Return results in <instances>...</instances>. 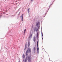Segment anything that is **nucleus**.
I'll use <instances>...</instances> for the list:
<instances>
[{
  "instance_id": "nucleus-1",
  "label": "nucleus",
  "mask_w": 62,
  "mask_h": 62,
  "mask_svg": "<svg viewBox=\"0 0 62 62\" xmlns=\"http://www.w3.org/2000/svg\"><path fill=\"white\" fill-rule=\"evenodd\" d=\"M28 51L30 53L31 51V48H29L28 49V50L26 51V55L27 56L24 60V62H27V60H28V62H31V56L30 55L27 56L28 54Z\"/></svg>"
},
{
  "instance_id": "nucleus-2",
  "label": "nucleus",
  "mask_w": 62,
  "mask_h": 62,
  "mask_svg": "<svg viewBox=\"0 0 62 62\" xmlns=\"http://www.w3.org/2000/svg\"><path fill=\"white\" fill-rule=\"evenodd\" d=\"M39 29H37V27H35L33 29V30L34 32H35V31H36L37 32H38Z\"/></svg>"
},
{
  "instance_id": "nucleus-3",
  "label": "nucleus",
  "mask_w": 62,
  "mask_h": 62,
  "mask_svg": "<svg viewBox=\"0 0 62 62\" xmlns=\"http://www.w3.org/2000/svg\"><path fill=\"white\" fill-rule=\"evenodd\" d=\"M36 24L37 26L38 27H39V22H37Z\"/></svg>"
},
{
  "instance_id": "nucleus-4",
  "label": "nucleus",
  "mask_w": 62,
  "mask_h": 62,
  "mask_svg": "<svg viewBox=\"0 0 62 62\" xmlns=\"http://www.w3.org/2000/svg\"><path fill=\"white\" fill-rule=\"evenodd\" d=\"M37 54H39V46H37Z\"/></svg>"
},
{
  "instance_id": "nucleus-5",
  "label": "nucleus",
  "mask_w": 62,
  "mask_h": 62,
  "mask_svg": "<svg viewBox=\"0 0 62 62\" xmlns=\"http://www.w3.org/2000/svg\"><path fill=\"white\" fill-rule=\"evenodd\" d=\"M32 34H31V33H30V35L29 36V39H31L32 37Z\"/></svg>"
},
{
  "instance_id": "nucleus-6",
  "label": "nucleus",
  "mask_w": 62,
  "mask_h": 62,
  "mask_svg": "<svg viewBox=\"0 0 62 62\" xmlns=\"http://www.w3.org/2000/svg\"><path fill=\"white\" fill-rule=\"evenodd\" d=\"M37 39H38L39 38V32H37Z\"/></svg>"
},
{
  "instance_id": "nucleus-7",
  "label": "nucleus",
  "mask_w": 62,
  "mask_h": 62,
  "mask_svg": "<svg viewBox=\"0 0 62 62\" xmlns=\"http://www.w3.org/2000/svg\"><path fill=\"white\" fill-rule=\"evenodd\" d=\"M23 14H22V22L23 21Z\"/></svg>"
},
{
  "instance_id": "nucleus-8",
  "label": "nucleus",
  "mask_w": 62,
  "mask_h": 62,
  "mask_svg": "<svg viewBox=\"0 0 62 62\" xmlns=\"http://www.w3.org/2000/svg\"><path fill=\"white\" fill-rule=\"evenodd\" d=\"M33 40L34 42L36 41V38L34 37L33 38Z\"/></svg>"
},
{
  "instance_id": "nucleus-9",
  "label": "nucleus",
  "mask_w": 62,
  "mask_h": 62,
  "mask_svg": "<svg viewBox=\"0 0 62 62\" xmlns=\"http://www.w3.org/2000/svg\"><path fill=\"white\" fill-rule=\"evenodd\" d=\"M33 51L34 52L36 51V47H34L33 48Z\"/></svg>"
},
{
  "instance_id": "nucleus-10",
  "label": "nucleus",
  "mask_w": 62,
  "mask_h": 62,
  "mask_svg": "<svg viewBox=\"0 0 62 62\" xmlns=\"http://www.w3.org/2000/svg\"><path fill=\"white\" fill-rule=\"evenodd\" d=\"M30 42H29L28 43V47H29L30 46Z\"/></svg>"
},
{
  "instance_id": "nucleus-11",
  "label": "nucleus",
  "mask_w": 62,
  "mask_h": 62,
  "mask_svg": "<svg viewBox=\"0 0 62 62\" xmlns=\"http://www.w3.org/2000/svg\"><path fill=\"white\" fill-rule=\"evenodd\" d=\"M41 34L42 36V39H43V34H42V32L41 33Z\"/></svg>"
},
{
  "instance_id": "nucleus-12",
  "label": "nucleus",
  "mask_w": 62,
  "mask_h": 62,
  "mask_svg": "<svg viewBox=\"0 0 62 62\" xmlns=\"http://www.w3.org/2000/svg\"><path fill=\"white\" fill-rule=\"evenodd\" d=\"M29 10H30V8H29L28 9V13H29Z\"/></svg>"
},
{
  "instance_id": "nucleus-13",
  "label": "nucleus",
  "mask_w": 62,
  "mask_h": 62,
  "mask_svg": "<svg viewBox=\"0 0 62 62\" xmlns=\"http://www.w3.org/2000/svg\"><path fill=\"white\" fill-rule=\"evenodd\" d=\"M22 57L23 58H24V57H25V56H24V54H23Z\"/></svg>"
},
{
  "instance_id": "nucleus-14",
  "label": "nucleus",
  "mask_w": 62,
  "mask_h": 62,
  "mask_svg": "<svg viewBox=\"0 0 62 62\" xmlns=\"http://www.w3.org/2000/svg\"><path fill=\"white\" fill-rule=\"evenodd\" d=\"M27 47V45H25V49H24V50H25V49H26V48Z\"/></svg>"
},
{
  "instance_id": "nucleus-15",
  "label": "nucleus",
  "mask_w": 62,
  "mask_h": 62,
  "mask_svg": "<svg viewBox=\"0 0 62 62\" xmlns=\"http://www.w3.org/2000/svg\"><path fill=\"white\" fill-rule=\"evenodd\" d=\"M37 46H39V41H37Z\"/></svg>"
},
{
  "instance_id": "nucleus-16",
  "label": "nucleus",
  "mask_w": 62,
  "mask_h": 62,
  "mask_svg": "<svg viewBox=\"0 0 62 62\" xmlns=\"http://www.w3.org/2000/svg\"><path fill=\"white\" fill-rule=\"evenodd\" d=\"M26 29L24 31V33H25V32L26 31Z\"/></svg>"
},
{
  "instance_id": "nucleus-17",
  "label": "nucleus",
  "mask_w": 62,
  "mask_h": 62,
  "mask_svg": "<svg viewBox=\"0 0 62 62\" xmlns=\"http://www.w3.org/2000/svg\"><path fill=\"white\" fill-rule=\"evenodd\" d=\"M33 0H31V2H33Z\"/></svg>"
},
{
  "instance_id": "nucleus-18",
  "label": "nucleus",
  "mask_w": 62,
  "mask_h": 62,
  "mask_svg": "<svg viewBox=\"0 0 62 62\" xmlns=\"http://www.w3.org/2000/svg\"><path fill=\"white\" fill-rule=\"evenodd\" d=\"M1 16H0V18H1Z\"/></svg>"
},
{
  "instance_id": "nucleus-19",
  "label": "nucleus",
  "mask_w": 62,
  "mask_h": 62,
  "mask_svg": "<svg viewBox=\"0 0 62 62\" xmlns=\"http://www.w3.org/2000/svg\"><path fill=\"white\" fill-rule=\"evenodd\" d=\"M49 8H50V6H49Z\"/></svg>"
},
{
  "instance_id": "nucleus-20",
  "label": "nucleus",
  "mask_w": 62,
  "mask_h": 62,
  "mask_svg": "<svg viewBox=\"0 0 62 62\" xmlns=\"http://www.w3.org/2000/svg\"><path fill=\"white\" fill-rule=\"evenodd\" d=\"M12 16H15V15H12Z\"/></svg>"
},
{
  "instance_id": "nucleus-21",
  "label": "nucleus",
  "mask_w": 62,
  "mask_h": 62,
  "mask_svg": "<svg viewBox=\"0 0 62 62\" xmlns=\"http://www.w3.org/2000/svg\"><path fill=\"white\" fill-rule=\"evenodd\" d=\"M18 62H20V61H19Z\"/></svg>"
},
{
  "instance_id": "nucleus-22",
  "label": "nucleus",
  "mask_w": 62,
  "mask_h": 62,
  "mask_svg": "<svg viewBox=\"0 0 62 62\" xmlns=\"http://www.w3.org/2000/svg\"><path fill=\"white\" fill-rule=\"evenodd\" d=\"M23 61H24V60H23Z\"/></svg>"
}]
</instances>
